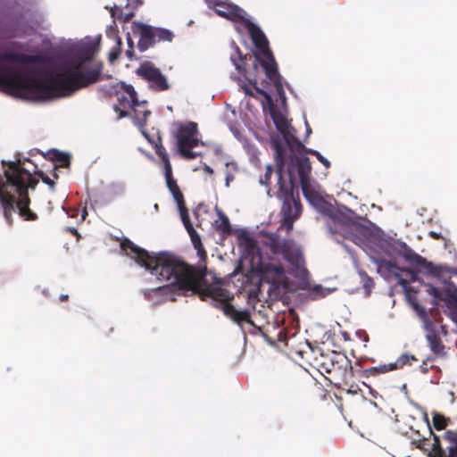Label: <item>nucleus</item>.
I'll list each match as a JSON object with an SVG mask.
<instances>
[{
    "instance_id": "nucleus-17",
    "label": "nucleus",
    "mask_w": 457,
    "mask_h": 457,
    "mask_svg": "<svg viewBox=\"0 0 457 457\" xmlns=\"http://www.w3.org/2000/svg\"><path fill=\"white\" fill-rule=\"evenodd\" d=\"M278 340L284 342L291 353L297 354L301 357H303L305 349L310 348V344L307 340L298 337L295 335L287 337L282 330L278 333Z\"/></svg>"
},
{
    "instance_id": "nucleus-56",
    "label": "nucleus",
    "mask_w": 457,
    "mask_h": 457,
    "mask_svg": "<svg viewBox=\"0 0 457 457\" xmlns=\"http://www.w3.org/2000/svg\"><path fill=\"white\" fill-rule=\"evenodd\" d=\"M441 328H442V331H443V333H444V334H446V330H445V326H442Z\"/></svg>"
},
{
    "instance_id": "nucleus-34",
    "label": "nucleus",
    "mask_w": 457,
    "mask_h": 457,
    "mask_svg": "<svg viewBox=\"0 0 457 457\" xmlns=\"http://www.w3.org/2000/svg\"><path fill=\"white\" fill-rule=\"evenodd\" d=\"M121 39L120 37H116V46L109 53V62H113L114 61H116L120 54V52H121Z\"/></svg>"
},
{
    "instance_id": "nucleus-31",
    "label": "nucleus",
    "mask_w": 457,
    "mask_h": 457,
    "mask_svg": "<svg viewBox=\"0 0 457 457\" xmlns=\"http://www.w3.org/2000/svg\"><path fill=\"white\" fill-rule=\"evenodd\" d=\"M155 153L161 158L163 162V169L166 170L167 167L171 166L169 154L166 152L165 147L161 144H155Z\"/></svg>"
},
{
    "instance_id": "nucleus-33",
    "label": "nucleus",
    "mask_w": 457,
    "mask_h": 457,
    "mask_svg": "<svg viewBox=\"0 0 457 457\" xmlns=\"http://www.w3.org/2000/svg\"><path fill=\"white\" fill-rule=\"evenodd\" d=\"M235 55H231L230 59L234 65L236 66V69L239 71H244L245 68L243 67V62L245 57L243 56L239 47L237 46H235Z\"/></svg>"
},
{
    "instance_id": "nucleus-40",
    "label": "nucleus",
    "mask_w": 457,
    "mask_h": 457,
    "mask_svg": "<svg viewBox=\"0 0 457 457\" xmlns=\"http://www.w3.org/2000/svg\"><path fill=\"white\" fill-rule=\"evenodd\" d=\"M128 98H129V95L128 93H126V95L122 94L120 96H118L119 104L123 108H129L127 102Z\"/></svg>"
},
{
    "instance_id": "nucleus-28",
    "label": "nucleus",
    "mask_w": 457,
    "mask_h": 457,
    "mask_svg": "<svg viewBox=\"0 0 457 457\" xmlns=\"http://www.w3.org/2000/svg\"><path fill=\"white\" fill-rule=\"evenodd\" d=\"M280 241L281 239L278 234L270 233L265 237L264 245L271 251V253L278 254Z\"/></svg>"
},
{
    "instance_id": "nucleus-20",
    "label": "nucleus",
    "mask_w": 457,
    "mask_h": 457,
    "mask_svg": "<svg viewBox=\"0 0 457 457\" xmlns=\"http://www.w3.org/2000/svg\"><path fill=\"white\" fill-rule=\"evenodd\" d=\"M280 133L282 134L287 146L292 152L296 151L298 153H302L304 150V145L296 137L295 130L294 128H292L291 125L287 130Z\"/></svg>"
},
{
    "instance_id": "nucleus-54",
    "label": "nucleus",
    "mask_w": 457,
    "mask_h": 457,
    "mask_svg": "<svg viewBox=\"0 0 457 457\" xmlns=\"http://www.w3.org/2000/svg\"><path fill=\"white\" fill-rule=\"evenodd\" d=\"M313 290H314V292H318L320 290H322V288L320 286H316Z\"/></svg>"
},
{
    "instance_id": "nucleus-6",
    "label": "nucleus",
    "mask_w": 457,
    "mask_h": 457,
    "mask_svg": "<svg viewBox=\"0 0 457 457\" xmlns=\"http://www.w3.org/2000/svg\"><path fill=\"white\" fill-rule=\"evenodd\" d=\"M432 415L434 428L438 431L445 430L442 439L446 445L444 448L440 436L433 435L432 451L428 457H457V428L446 429L447 426L451 424L450 418L438 412H433Z\"/></svg>"
},
{
    "instance_id": "nucleus-11",
    "label": "nucleus",
    "mask_w": 457,
    "mask_h": 457,
    "mask_svg": "<svg viewBox=\"0 0 457 457\" xmlns=\"http://www.w3.org/2000/svg\"><path fill=\"white\" fill-rule=\"evenodd\" d=\"M136 74L145 80L148 83L149 88L154 91H167L170 87L166 76L150 61L141 62L136 70Z\"/></svg>"
},
{
    "instance_id": "nucleus-41",
    "label": "nucleus",
    "mask_w": 457,
    "mask_h": 457,
    "mask_svg": "<svg viewBox=\"0 0 457 457\" xmlns=\"http://www.w3.org/2000/svg\"><path fill=\"white\" fill-rule=\"evenodd\" d=\"M296 220L294 219V218H287V219H282V225L286 227L287 230V231H290L292 230L293 228V224L294 222Z\"/></svg>"
},
{
    "instance_id": "nucleus-15",
    "label": "nucleus",
    "mask_w": 457,
    "mask_h": 457,
    "mask_svg": "<svg viewBox=\"0 0 457 457\" xmlns=\"http://www.w3.org/2000/svg\"><path fill=\"white\" fill-rule=\"evenodd\" d=\"M403 257L411 265L415 267H422L428 269L433 275L439 276L443 272V267H434L432 263L427 262L425 258L416 253L406 244H403Z\"/></svg>"
},
{
    "instance_id": "nucleus-7",
    "label": "nucleus",
    "mask_w": 457,
    "mask_h": 457,
    "mask_svg": "<svg viewBox=\"0 0 457 457\" xmlns=\"http://www.w3.org/2000/svg\"><path fill=\"white\" fill-rule=\"evenodd\" d=\"M276 162H277V185L278 197L284 198L282 205V216L283 219L294 218L297 220L302 212V205L298 200L293 198L290 189L285 180L283 179L284 168L286 164V156L281 147L278 145L276 149Z\"/></svg>"
},
{
    "instance_id": "nucleus-16",
    "label": "nucleus",
    "mask_w": 457,
    "mask_h": 457,
    "mask_svg": "<svg viewBox=\"0 0 457 457\" xmlns=\"http://www.w3.org/2000/svg\"><path fill=\"white\" fill-rule=\"evenodd\" d=\"M254 88L260 95L263 96L266 98L267 102L269 103L270 114L277 129L279 132H284L285 130H287L289 128L290 124L287 119L283 115V113L274 105L271 96L265 90L259 88L256 86V83H254Z\"/></svg>"
},
{
    "instance_id": "nucleus-35",
    "label": "nucleus",
    "mask_w": 457,
    "mask_h": 457,
    "mask_svg": "<svg viewBox=\"0 0 457 457\" xmlns=\"http://www.w3.org/2000/svg\"><path fill=\"white\" fill-rule=\"evenodd\" d=\"M377 263H378V266L379 269H384L387 271H392L394 269L396 268V264L392 261L381 259V260H378L377 262Z\"/></svg>"
},
{
    "instance_id": "nucleus-50",
    "label": "nucleus",
    "mask_w": 457,
    "mask_h": 457,
    "mask_svg": "<svg viewBox=\"0 0 457 457\" xmlns=\"http://www.w3.org/2000/svg\"><path fill=\"white\" fill-rule=\"evenodd\" d=\"M391 248H392V245L390 244H386V253L391 255L392 254V252H391Z\"/></svg>"
},
{
    "instance_id": "nucleus-48",
    "label": "nucleus",
    "mask_w": 457,
    "mask_h": 457,
    "mask_svg": "<svg viewBox=\"0 0 457 457\" xmlns=\"http://www.w3.org/2000/svg\"><path fill=\"white\" fill-rule=\"evenodd\" d=\"M336 356H337V358L340 359V360L337 361V362H339V361H347V358L345 355L337 354Z\"/></svg>"
},
{
    "instance_id": "nucleus-27",
    "label": "nucleus",
    "mask_w": 457,
    "mask_h": 457,
    "mask_svg": "<svg viewBox=\"0 0 457 457\" xmlns=\"http://www.w3.org/2000/svg\"><path fill=\"white\" fill-rule=\"evenodd\" d=\"M293 251L294 242L290 239H281L278 253H281L287 261L291 262Z\"/></svg>"
},
{
    "instance_id": "nucleus-36",
    "label": "nucleus",
    "mask_w": 457,
    "mask_h": 457,
    "mask_svg": "<svg viewBox=\"0 0 457 457\" xmlns=\"http://www.w3.org/2000/svg\"><path fill=\"white\" fill-rule=\"evenodd\" d=\"M127 43H128V46L129 48L127 49L126 51V56L129 59V60H133L135 58V52H134V42L129 35V33H128L127 35Z\"/></svg>"
},
{
    "instance_id": "nucleus-3",
    "label": "nucleus",
    "mask_w": 457,
    "mask_h": 457,
    "mask_svg": "<svg viewBox=\"0 0 457 457\" xmlns=\"http://www.w3.org/2000/svg\"><path fill=\"white\" fill-rule=\"evenodd\" d=\"M3 174H0V207L4 219L12 223V216L19 214L26 220H36L37 215L29 209L30 198L28 190H34L38 184L30 171L22 167L20 158L2 161Z\"/></svg>"
},
{
    "instance_id": "nucleus-12",
    "label": "nucleus",
    "mask_w": 457,
    "mask_h": 457,
    "mask_svg": "<svg viewBox=\"0 0 457 457\" xmlns=\"http://www.w3.org/2000/svg\"><path fill=\"white\" fill-rule=\"evenodd\" d=\"M208 5L212 7L219 16L233 22L242 24L244 21L246 20L245 12L235 4L227 1L210 0Z\"/></svg>"
},
{
    "instance_id": "nucleus-43",
    "label": "nucleus",
    "mask_w": 457,
    "mask_h": 457,
    "mask_svg": "<svg viewBox=\"0 0 457 457\" xmlns=\"http://www.w3.org/2000/svg\"><path fill=\"white\" fill-rule=\"evenodd\" d=\"M431 360H432L431 358H428L426 361H423L422 364L420 365V371L422 373L428 372V368L427 367V365H428V361H431Z\"/></svg>"
},
{
    "instance_id": "nucleus-22",
    "label": "nucleus",
    "mask_w": 457,
    "mask_h": 457,
    "mask_svg": "<svg viewBox=\"0 0 457 457\" xmlns=\"http://www.w3.org/2000/svg\"><path fill=\"white\" fill-rule=\"evenodd\" d=\"M277 145H278V143L275 144V150L277 149ZM278 145L281 147L283 153L285 154V150L283 149V147L279 144H278ZM276 154H277V153L275 152V155ZM275 162H277L275 161ZM275 166H276V169L274 170L272 165H270V164L266 165L265 172H264V174L262 176L260 177V179H259L260 184L267 187V194H268V195H270V178H271V175L274 172L277 174V169H278L277 163H275Z\"/></svg>"
},
{
    "instance_id": "nucleus-24",
    "label": "nucleus",
    "mask_w": 457,
    "mask_h": 457,
    "mask_svg": "<svg viewBox=\"0 0 457 457\" xmlns=\"http://www.w3.org/2000/svg\"><path fill=\"white\" fill-rule=\"evenodd\" d=\"M389 371H391V369L388 368V364H382L379 366L364 369L361 371V377L365 378H377L381 374H385Z\"/></svg>"
},
{
    "instance_id": "nucleus-8",
    "label": "nucleus",
    "mask_w": 457,
    "mask_h": 457,
    "mask_svg": "<svg viewBox=\"0 0 457 457\" xmlns=\"http://www.w3.org/2000/svg\"><path fill=\"white\" fill-rule=\"evenodd\" d=\"M132 29L139 36L137 48L140 52H145L159 43H171L175 37L173 31L168 29L154 27L141 21H134Z\"/></svg>"
},
{
    "instance_id": "nucleus-55",
    "label": "nucleus",
    "mask_w": 457,
    "mask_h": 457,
    "mask_svg": "<svg viewBox=\"0 0 457 457\" xmlns=\"http://www.w3.org/2000/svg\"><path fill=\"white\" fill-rule=\"evenodd\" d=\"M426 420H427V422H428V428H430V426H429V422H428V418H427V417H426ZM429 431H430V434H433V431L431 430V428H429Z\"/></svg>"
},
{
    "instance_id": "nucleus-37",
    "label": "nucleus",
    "mask_w": 457,
    "mask_h": 457,
    "mask_svg": "<svg viewBox=\"0 0 457 457\" xmlns=\"http://www.w3.org/2000/svg\"><path fill=\"white\" fill-rule=\"evenodd\" d=\"M361 277V280L363 282V287L366 291H370L374 287L373 279L369 277L364 271L360 272Z\"/></svg>"
},
{
    "instance_id": "nucleus-32",
    "label": "nucleus",
    "mask_w": 457,
    "mask_h": 457,
    "mask_svg": "<svg viewBox=\"0 0 457 457\" xmlns=\"http://www.w3.org/2000/svg\"><path fill=\"white\" fill-rule=\"evenodd\" d=\"M181 216L182 222L187 229V231L194 229L193 224L190 221V218L188 215V211L186 207V204L184 203L181 205H178Z\"/></svg>"
},
{
    "instance_id": "nucleus-9",
    "label": "nucleus",
    "mask_w": 457,
    "mask_h": 457,
    "mask_svg": "<svg viewBox=\"0 0 457 457\" xmlns=\"http://www.w3.org/2000/svg\"><path fill=\"white\" fill-rule=\"evenodd\" d=\"M427 292L434 296V304L445 303V313L457 325V287L452 282L444 281L440 287L428 286Z\"/></svg>"
},
{
    "instance_id": "nucleus-14",
    "label": "nucleus",
    "mask_w": 457,
    "mask_h": 457,
    "mask_svg": "<svg viewBox=\"0 0 457 457\" xmlns=\"http://www.w3.org/2000/svg\"><path fill=\"white\" fill-rule=\"evenodd\" d=\"M295 165L296 167L297 174L299 176L301 187L309 184L310 174L312 170L311 162L309 158L305 155L297 156L295 154H294L291 156L290 167L288 168L290 179H292L293 177L292 173Z\"/></svg>"
},
{
    "instance_id": "nucleus-25",
    "label": "nucleus",
    "mask_w": 457,
    "mask_h": 457,
    "mask_svg": "<svg viewBox=\"0 0 457 457\" xmlns=\"http://www.w3.org/2000/svg\"><path fill=\"white\" fill-rule=\"evenodd\" d=\"M417 358L409 353H403L398 357L395 362L388 363V368L392 370H396L403 368L405 365L411 364V361H416Z\"/></svg>"
},
{
    "instance_id": "nucleus-29",
    "label": "nucleus",
    "mask_w": 457,
    "mask_h": 457,
    "mask_svg": "<svg viewBox=\"0 0 457 457\" xmlns=\"http://www.w3.org/2000/svg\"><path fill=\"white\" fill-rule=\"evenodd\" d=\"M187 233L190 236V238H191V241H192V244H193L195 249L197 250V253L199 255H201L202 253L205 254V251H204V248L201 242L200 236L198 235L196 230L194 228L192 230L187 231Z\"/></svg>"
},
{
    "instance_id": "nucleus-52",
    "label": "nucleus",
    "mask_w": 457,
    "mask_h": 457,
    "mask_svg": "<svg viewBox=\"0 0 457 457\" xmlns=\"http://www.w3.org/2000/svg\"><path fill=\"white\" fill-rule=\"evenodd\" d=\"M244 90H245V93L246 95H249V96H252V95H253V94H252V92H251V90H250L248 87H244Z\"/></svg>"
},
{
    "instance_id": "nucleus-30",
    "label": "nucleus",
    "mask_w": 457,
    "mask_h": 457,
    "mask_svg": "<svg viewBox=\"0 0 457 457\" xmlns=\"http://www.w3.org/2000/svg\"><path fill=\"white\" fill-rule=\"evenodd\" d=\"M421 317L423 320L424 329L426 331V335H430L431 333L437 334L436 325L435 321L430 320V318L428 316V314L425 311H423L421 312Z\"/></svg>"
},
{
    "instance_id": "nucleus-51",
    "label": "nucleus",
    "mask_w": 457,
    "mask_h": 457,
    "mask_svg": "<svg viewBox=\"0 0 457 457\" xmlns=\"http://www.w3.org/2000/svg\"><path fill=\"white\" fill-rule=\"evenodd\" d=\"M204 170L206 172L210 173V174L213 173V170L211 167L207 166V165L205 166Z\"/></svg>"
},
{
    "instance_id": "nucleus-2",
    "label": "nucleus",
    "mask_w": 457,
    "mask_h": 457,
    "mask_svg": "<svg viewBox=\"0 0 457 457\" xmlns=\"http://www.w3.org/2000/svg\"><path fill=\"white\" fill-rule=\"evenodd\" d=\"M120 248L159 280L170 281V287L173 290L191 292L202 300L212 298L218 303L215 306L237 324L253 323L248 310L238 311L230 303L232 297L227 289L208 285L205 268L190 265L181 257L167 252L152 255L128 238L121 241ZM168 288L169 286L160 287L159 290Z\"/></svg>"
},
{
    "instance_id": "nucleus-58",
    "label": "nucleus",
    "mask_w": 457,
    "mask_h": 457,
    "mask_svg": "<svg viewBox=\"0 0 457 457\" xmlns=\"http://www.w3.org/2000/svg\"><path fill=\"white\" fill-rule=\"evenodd\" d=\"M455 346H456V348H457V338H456V341H455Z\"/></svg>"
},
{
    "instance_id": "nucleus-46",
    "label": "nucleus",
    "mask_w": 457,
    "mask_h": 457,
    "mask_svg": "<svg viewBox=\"0 0 457 457\" xmlns=\"http://www.w3.org/2000/svg\"><path fill=\"white\" fill-rule=\"evenodd\" d=\"M233 180L234 176L230 172H228L226 175V187H229L230 182Z\"/></svg>"
},
{
    "instance_id": "nucleus-45",
    "label": "nucleus",
    "mask_w": 457,
    "mask_h": 457,
    "mask_svg": "<svg viewBox=\"0 0 457 457\" xmlns=\"http://www.w3.org/2000/svg\"><path fill=\"white\" fill-rule=\"evenodd\" d=\"M111 16L112 18H121V11L120 12V14H117V9L116 7L111 8Z\"/></svg>"
},
{
    "instance_id": "nucleus-39",
    "label": "nucleus",
    "mask_w": 457,
    "mask_h": 457,
    "mask_svg": "<svg viewBox=\"0 0 457 457\" xmlns=\"http://www.w3.org/2000/svg\"><path fill=\"white\" fill-rule=\"evenodd\" d=\"M37 174L41 178L42 181L48 185L50 188L54 189L55 183L47 175H46L43 171H38Z\"/></svg>"
},
{
    "instance_id": "nucleus-26",
    "label": "nucleus",
    "mask_w": 457,
    "mask_h": 457,
    "mask_svg": "<svg viewBox=\"0 0 457 457\" xmlns=\"http://www.w3.org/2000/svg\"><path fill=\"white\" fill-rule=\"evenodd\" d=\"M49 158L60 164L61 167H68L71 162L70 154L53 149L47 153Z\"/></svg>"
},
{
    "instance_id": "nucleus-23",
    "label": "nucleus",
    "mask_w": 457,
    "mask_h": 457,
    "mask_svg": "<svg viewBox=\"0 0 457 457\" xmlns=\"http://www.w3.org/2000/svg\"><path fill=\"white\" fill-rule=\"evenodd\" d=\"M217 214L219 220L215 221V228L218 231L221 232L225 235H230L232 232V228L229 222L228 218L226 214L222 212L220 210H217Z\"/></svg>"
},
{
    "instance_id": "nucleus-10",
    "label": "nucleus",
    "mask_w": 457,
    "mask_h": 457,
    "mask_svg": "<svg viewBox=\"0 0 457 457\" xmlns=\"http://www.w3.org/2000/svg\"><path fill=\"white\" fill-rule=\"evenodd\" d=\"M197 134V124L194 121H189L179 128L177 132L178 146L180 154L185 159L193 160L196 158L197 154L192 149L199 145Z\"/></svg>"
},
{
    "instance_id": "nucleus-49",
    "label": "nucleus",
    "mask_w": 457,
    "mask_h": 457,
    "mask_svg": "<svg viewBox=\"0 0 457 457\" xmlns=\"http://www.w3.org/2000/svg\"><path fill=\"white\" fill-rule=\"evenodd\" d=\"M69 299V295H66V294H62L60 296H59V300L61 302H64V301H67Z\"/></svg>"
},
{
    "instance_id": "nucleus-1",
    "label": "nucleus",
    "mask_w": 457,
    "mask_h": 457,
    "mask_svg": "<svg viewBox=\"0 0 457 457\" xmlns=\"http://www.w3.org/2000/svg\"><path fill=\"white\" fill-rule=\"evenodd\" d=\"M100 49L97 40L79 46L62 57L54 77H37L31 71L4 62L42 63L38 54L6 52L0 54V88L14 96L26 99H48L54 96H68L100 80L102 62H93Z\"/></svg>"
},
{
    "instance_id": "nucleus-21",
    "label": "nucleus",
    "mask_w": 457,
    "mask_h": 457,
    "mask_svg": "<svg viewBox=\"0 0 457 457\" xmlns=\"http://www.w3.org/2000/svg\"><path fill=\"white\" fill-rule=\"evenodd\" d=\"M426 339L428 343L429 348L433 353L438 356H445V345L442 343L438 334L426 335Z\"/></svg>"
},
{
    "instance_id": "nucleus-18",
    "label": "nucleus",
    "mask_w": 457,
    "mask_h": 457,
    "mask_svg": "<svg viewBox=\"0 0 457 457\" xmlns=\"http://www.w3.org/2000/svg\"><path fill=\"white\" fill-rule=\"evenodd\" d=\"M164 177L166 179V185L171 193L174 200L176 201L178 205H181L185 203L183 194L181 193L176 179L172 175V167L169 166L166 170H164Z\"/></svg>"
},
{
    "instance_id": "nucleus-53",
    "label": "nucleus",
    "mask_w": 457,
    "mask_h": 457,
    "mask_svg": "<svg viewBox=\"0 0 457 457\" xmlns=\"http://www.w3.org/2000/svg\"><path fill=\"white\" fill-rule=\"evenodd\" d=\"M69 230L72 233V234H78V231L75 228H69Z\"/></svg>"
},
{
    "instance_id": "nucleus-13",
    "label": "nucleus",
    "mask_w": 457,
    "mask_h": 457,
    "mask_svg": "<svg viewBox=\"0 0 457 457\" xmlns=\"http://www.w3.org/2000/svg\"><path fill=\"white\" fill-rule=\"evenodd\" d=\"M125 93L129 95L128 98V104L134 112V122L140 129H143L147 123L148 117L151 112L147 109L146 102H139L137 100V94L135 88L129 85L125 87Z\"/></svg>"
},
{
    "instance_id": "nucleus-5",
    "label": "nucleus",
    "mask_w": 457,
    "mask_h": 457,
    "mask_svg": "<svg viewBox=\"0 0 457 457\" xmlns=\"http://www.w3.org/2000/svg\"><path fill=\"white\" fill-rule=\"evenodd\" d=\"M242 25L247 29L257 52L254 54L253 66L257 69L261 64L264 69L266 77L273 83L276 91L281 95L284 93L281 77L278 71V64L269 47V41L259 26L246 18Z\"/></svg>"
},
{
    "instance_id": "nucleus-47",
    "label": "nucleus",
    "mask_w": 457,
    "mask_h": 457,
    "mask_svg": "<svg viewBox=\"0 0 457 457\" xmlns=\"http://www.w3.org/2000/svg\"><path fill=\"white\" fill-rule=\"evenodd\" d=\"M429 235L431 236V237H433L434 239H440L442 238V236L440 233H437V232H435V231H430L429 232Z\"/></svg>"
},
{
    "instance_id": "nucleus-57",
    "label": "nucleus",
    "mask_w": 457,
    "mask_h": 457,
    "mask_svg": "<svg viewBox=\"0 0 457 457\" xmlns=\"http://www.w3.org/2000/svg\"><path fill=\"white\" fill-rule=\"evenodd\" d=\"M311 128L307 125V133H311Z\"/></svg>"
},
{
    "instance_id": "nucleus-19",
    "label": "nucleus",
    "mask_w": 457,
    "mask_h": 457,
    "mask_svg": "<svg viewBox=\"0 0 457 457\" xmlns=\"http://www.w3.org/2000/svg\"><path fill=\"white\" fill-rule=\"evenodd\" d=\"M302 191L306 200L314 207L323 210L326 201L323 197L309 184L302 186Z\"/></svg>"
},
{
    "instance_id": "nucleus-44",
    "label": "nucleus",
    "mask_w": 457,
    "mask_h": 457,
    "mask_svg": "<svg viewBox=\"0 0 457 457\" xmlns=\"http://www.w3.org/2000/svg\"><path fill=\"white\" fill-rule=\"evenodd\" d=\"M134 16L133 12L125 13L124 15L121 13V18L124 22H128L131 20V18Z\"/></svg>"
},
{
    "instance_id": "nucleus-4",
    "label": "nucleus",
    "mask_w": 457,
    "mask_h": 457,
    "mask_svg": "<svg viewBox=\"0 0 457 457\" xmlns=\"http://www.w3.org/2000/svg\"><path fill=\"white\" fill-rule=\"evenodd\" d=\"M238 245L244 249L245 259H248L252 270L258 274L262 280L276 285L286 278V271L282 264L264 262L261 250L254 238L248 230L238 228L236 231Z\"/></svg>"
},
{
    "instance_id": "nucleus-42",
    "label": "nucleus",
    "mask_w": 457,
    "mask_h": 457,
    "mask_svg": "<svg viewBox=\"0 0 457 457\" xmlns=\"http://www.w3.org/2000/svg\"><path fill=\"white\" fill-rule=\"evenodd\" d=\"M114 110L119 113V119L124 118L128 116V112L126 110L120 109L118 105L114 106Z\"/></svg>"
},
{
    "instance_id": "nucleus-38",
    "label": "nucleus",
    "mask_w": 457,
    "mask_h": 457,
    "mask_svg": "<svg viewBox=\"0 0 457 457\" xmlns=\"http://www.w3.org/2000/svg\"><path fill=\"white\" fill-rule=\"evenodd\" d=\"M310 153L314 155L327 169L330 167L329 161L327 160L320 152L312 150Z\"/></svg>"
}]
</instances>
